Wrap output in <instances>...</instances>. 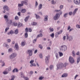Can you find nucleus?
<instances>
[{"mask_svg": "<svg viewBox=\"0 0 80 80\" xmlns=\"http://www.w3.org/2000/svg\"><path fill=\"white\" fill-rule=\"evenodd\" d=\"M68 64L67 63H65L64 65H63V63H61L59 64H58L57 65L58 68L57 70H58L59 68H62L63 67H65L67 65H68Z\"/></svg>", "mask_w": 80, "mask_h": 80, "instance_id": "f257e3e1", "label": "nucleus"}, {"mask_svg": "<svg viewBox=\"0 0 80 80\" xmlns=\"http://www.w3.org/2000/svg\"><path fill=\"white\" fill-rule=\"evenodd\" d=\"M28 0H25L21 2V4H18V6L19 7L23 6V4H25L26 5H28Z\"/></svg>", "mask_w": 80, "mask_h": 80, "instance_id": "f03ea898", "label": "nucleus"}, {"mask_svg": "<svg viewBox=\"0 0 80 80\" xmlns=\"http://www.w3.org/2000/svg\"><path fill=\"white\" fill-rule=\"evenodd\" d=\"M67 49V47L65 45H62L60 47V49L63 51H65Z\"/></svg>", "mask_w": 80, "mask_h": 80, "instance_id": "7ed1b4c3", "label": "nucleus"}, {"mask_svg": "<svg viewBox=\"0 0 80 80\" xmlns=\"http://www.w3.org/2000/svg\"><path fill=\"white\" fill-rule=\"evenodd\" d=\"M20 76H21V77H22V78H24L25 80H29L28 78L27 77H25V76H24V75H23V74L22 72H20Z\"/></svg>", "mask_w": 80, "mask_h": 80, "instance_id": "20e7f679", "label": "nucleus"}, {"mask_svg": "<svg viewBox=\"0 0 80 80\" xmlns=\"http://www.w3.org/2000/svg\"><path fill=\"white\" fill-rule=\"evenodd\" d=\"M17 55V53H14L11 55L10 56V58L11 59H12V58H13L16 57Z\"/></svg>", "mask_w": 80, "mask_h": 80, "instance_id": "39448f33", "label": "nucleus"}, {"mask_svg": "<svg viewBox=\"0 0 80 80\" xmlns=\"http://www.w3.org/2000/svg\"><path fill=\"white\" fill-rule=\"evenodd\" d=\"M69 61L71 63H74L75 62V61L74 60V59L72 57H69Z\"/></svg>", "mask_w": 80, "mask_h": 80, "instance_id": "423d86ee", "label": "nucleus"}, {"mask_svg": "<svg viewBox=\"0 0 80 80\" xmlns=\"http://www.w3.org/2000/svg\"><path fill=\"white\" fill-rule=\"evenodd\" d=\"M27 53L29 54V56H32L33 54L32 50H27Z\"/></svg>", "mask_w": 80, "mask_h": 80, "instance_id": "0eeeda50", "label": "nucleus"}, {"mask_svg": "<svg viewBox=\"0 0 80 80\" xmlns=\"http://www.w3.org/2000/svg\"><path fill=\"white\" fill-rule=\"evenodd\" d=\"M49 60H50V55H48L46 57L45 61L46 63H48L49 62Z\"/></svg>", "mask_w": 80, "mask_h": 80, "instance_id": "6e6552de", "label": "nucleus"}, {"mask_svg": "<svg viewBox=\"0 0 80 80\" xmlns=\"http://www.w3.org/2000/svg\"><path fill=\"white\" fill-rule=\"evenodd\" d=\"M74 2L75 4L78 5L80 3V0H74Z\"/></svg>", "mask_w": 80, "mask_h": 80, "instance_id": "1a4fd4ad", "label": "nucleus"}, {"mask_svg": "<svg viewBox=\"0 0 80 80\" xmlns=\"http://www.w3.org/2000/svg\"><path fill=\"white\" fill-rule=\"evenodd\" d=\"M58 15H59V14L57 13L56 14V15L53 18L54 20H58V19L59 18V17L58 16Z\"/></svg>", "mask_w": 80, "mask_h": 80, "instance_id": "9d476101", "label": "nucleus"}, {"mask_svg": "<svg viewBox=\"0 0 80 80\" xmlns=\"http://www.w3.org/2000/svg\"><path fill=\"white\" fill-rule=\"evenodd\" d=\"M78 8H77L74 10L72 13V14L73 15H75V14L77 12V11H78Z\"/></svg>", "mask_w": 80, "mask_h": 80, "instance_id": "9b49d317", "label": "nucleus"}, {"mask_svg": "<svg viewBox=\"0 0 80 80\" xmlns=\"http://www.w3.org/2000/svg\"><path fill=\"white\" fill-rule=\"evenodd\" d=\"M3 9L4 10V11L5 10H8V7L7 6H4Z\"/></svg>", "mask_w": 80, "mask_h": 80, "instance_id": "f8f14e48", "label": "nucleus"}, {"mask_svg": "<svg viewBox=\"0 0 80 80\" xmlns=\"http://www.w3.org/2000/svg\"><path fill=\"white\" fill-rule=\"evenodd\" d=\"M8 16L5 15L4 16V18L5 19L6 21L7 22H8Z\"/></svg>", "mask_w": 80, "mask_h": 80, "instance_id": "ddd939ff", "label": "nucleus"}, {"mask_svg": "<svg viewBox=\"0 0 80 80\" xmlns=\"http://www.w3.org/2000/svg\"><path fill=\"white\" fill-rule=\"evenodd\" d=\"M25 44H26V41H22L21 43V46L23 47V46L25 45Z\"/></svg>", "mask_w": 80, "mask_h": 80, "instance_id": "4468645a", "label": "nucleus"}, {"mask_svg": "<svg viewBox=\"0 0 80 80\" xmlns=\"http://www.w3.org/2000/svg\"><path fill=\"white\" fill-rule=\"evenodd\" d=\"M44 21L45 22H47V21H48V16L46 15L45 16L44 18Z\"/></svg>", "mask_w": 80, "mask_h": 80, "instance_id": "2eb2a0df", "label": "nucleus"}, {"mask_svg": "<svg viewBox=\"0 0 80 80\" xmlns=\"http://www.w3.org/2000/svg\"><path fill=\"white\" fill-rule=\"evenodd\" d=\"M67 76H68V74L65 73L62 75V77H67Z\"/></svg>", "mask_w": 80, "mask_h": 80, "instance_id": "dca6fc26", "label": "nucleus"}, {"mask_svg": "<svg viewBox=\"0 0 80 80\" xmlns=\"http://www.w3.org/2000/svg\"><path fill=\"white\" fill-rule=\"evenodd\" d=\"M29 17H30V16H28L27 17L25 18L24 19V21L25 22H27L28 21V18H29Z\"/></svg>", "mask_w": 80, "mask_h": 80, "instance_id": "f3484780", "label": "nucleus"}, {"mask_svg": "<svg viewBox=\"0 0 80 80\" xmlns=\"http://www.w3.org/2000/svg\"><path fill=\"white\" fill-rule=\"evenodd\" d=\"M15 48H16V50H18V44H17V43L15 44Z\"/></svg>", "mask_w": 80, "mask_h": 80, "instance_id": "a211bd4d", "label": "nucleus"}, {"mask_svg": "<svg viewBox=\"0 0 80 80\" xmlns=\"http://www.w3.org/2000/svg\"><path fill=\"white\" fill-rule=\"evenodd\" d=\"M26 11L27 10H26V9H23L22 10L21 12H22V13H25Z\"/></svg>", "mask_w": 80, "mask_h": 80, "instance_id": "6ab92c4d", "label": "nucleus"}, {"mask_svg": "<svg viewBox=\"0 0 80 80\" xmlns=\"http://www.w3.org/2000/svg\"><path fill=\"white\" fill-rule=\"evenodd\" d=\"M37 22H32L31 23V25H37Z\"/></svg>", "mask_w": 80, "mask_h": 80, "instance_id": "aec40b11", "label": "nucleus"}, {"mask_svg": "<svg viewBox=\"0 0 80 80\" xmlns=\"http://www.w3.org/2000/svg\"><path fill=\"white\" fill-rule=\"evenodd\" d=\"M42 36H43V34H42V33H41V34H38L37 36V38H38V37H42Z\"/></svg>", "mask_w": 80, "mask_h": 80, "instance_id": "412c9836", "label": "nucleus"}, {"mask_svg": "<svg viewBox=\"0 0 80 80\" xmlns=\"http://www.w3.org/2000/svg\"><path fill=\"white\" fill-rule=\"evenodd\" d=\"M12 25H14V26H16L17 25V23L16 22H14L12 23Z\"/></svg>", "mask_w": 80, "mask_h": 80, "instance_id": "4be33fe9", "label": "nucleus"}, {"mask_svg": "<svg viewBox=\"0 0 80 80\" xmlns=\"http://www.w3.org/2000/svg\"><path fill=\"white\" fill-rule=\"evenodd\" d=\"M39 7V10H40L42 7V4H40V5L38 6Z\"/></svg>", "mask_w": 80, "mask_h": 80, "instance_id": "5701e85b", "label": "nucleus"}, {"mask_svg": "<svg viewBox=\"0 0 80 80\" xmlns=\"http://www.w3.org/2000/svg\"><path fill=\"white\" fill-rule=\"evenodd\" d=\"M80 57L78 58L77 59V63H78L80 62Z\"/></svg>", "mask_w": 80, "mask_h": 80, "instance_id": "b1692460", "label": "nucleus"}, {"mask_svg": "<svg viewBox=\"0 0 80 80\" xmlns=\"http://www.w3.org/2000/svg\"><path fill=\"white\" fill-rule=\"evenodd\" d=\"M59 54L60 57H62V56H63V53H62L61 52H59Z\"/></svg>", "mask_w": 80, "mask_h": 80, "instance_id": "393cba45", "label": "nucleus"}, {"mask_svg": "<svg viewBox=\"0 0 80 80\" xmlns=\"http://www.w3.org/2000/svg\"><path fill=\"white\" fill-rule=\"evenodd\" d=\"M35 15H36V17L37 19L40 18V17L39 16L37 15V14H35Z\"/></svg>", "mask_w": 80, "mask_h": 80, "instance_id": "a878e982", "label": "nucleus"}, {"mask_svg": "<svg viewBox=\"0 0 80 80\" xmlns=\"http://www.w3.org/2000/svg\"><path fill=\"white\" fill-rule=\"evenodd\" d=\"M72 53L73 57H75V51H72Z\"/></svg>", "mask_w": 80, "mask_h": 80, "instance_id": "bb28decb", "label": "nucleus"}, {"mask_svg": "<svg viewBox=\"0 0 80 80\" xmlns=\"http://www.w3.org/2000/svg\"><path fill=\"white\" fill-rule=\"evenodd\" d=\"M12 23V20H10L9 21V22H8V24H9V25H11Z\"/></svg>", "mask_w": 80, "mask_h": 80, "instance_id": "cd10ccee", "label": "nucleus"}, {"mask_svg": "<svg viewBox=\"0 0 80 80\" xmlns=\"http://www.w3.org/2000/svg\"><path fill=\"white\" fill-rule=\"evenodd\" d=\"M55 12H60V14H62V12L60 11V10H55Z\"/></svg>", "mask_w": 80, "mask_h": 80, "instance_id": "c85d7f7f", "label": "nucleus"}, {"mask_svg": "<svg viewBox=\"0 0 80 80\" xmlns=\"http://www.w3.org/2000/svg\"><path fill=\"white\" fill-rule=\"evenodd\" d=\"M54 33H52L50 35V36L51 37H52V38H53L54 37Z\"/></svg>", "mask_w": 80, "mask_h": 80, "instance_id": "c756f323", "label": "nucleus"}, {"mask_svg": "<svg viewBox=\"0 0 80 80\" xmlns=\"http://www.w3.org/2000/svg\"><path fill=\"white\" fill-rule=\"evenodd\" d=\"M62 31H61L60 32H57V33L58 34V35H60V34H61V33H62Z\"/></svg>", "mask_w": 80, "mask_h": 80, "instance_id": "7c9ffc66", "label": "nucleus"}, {"mask_svg": "<svg viewBox=\"0 0 80 80\" xmlns=\"http://www.w3.org/2000/svg\"><path fill=\"white\" fill-rule=\"evenodd\" d=\"M39 47L41 49H42V48H43V46H42V45L39 44Z\"/></svg>", "mask_w": 80, "mask_h": 80, "instance_id": "2f4dec72", "label": "nucleus"}, {"mask_svg": "<svg viewBox=\"0 0 80 80\" xmlns=\"http://www.w3.org/2000/svg\"><path fill=\"white\" fill-rule=\"evenodd\" d=\"M25 37L26 38H27V37H28V33H27V32L25 33Z\"/></svg>", "mask_w": 80, "mask_h": 80, "instance_id": "473e14b6", "label": "nucleus"}, {"mask_svg": "<svg viewBox=\"0 0 80 80\" xmlns=\"http://www.w3.org/2000/svg\"><path fill=\"white\" fill-rule=\"evenodd\" d=\"M12 78L11 79V80H14V78H15V76H11Z\"/></svg>", "mask_w": 80, "mask_h": 80, "instance_id": "72a5a7b5", "label": "nucleus"}, {"mask_svg": "<svg viewBox=\"0 0 80 80\" xmlns=\"http://www.w3.org/2000/svg\"><path fill=\"white\" fill-rule=\"evenodd\" d=\"M22 23H19L18 24V27H22Z\"/></svg>", "mask_w": 80, "mask_h": 80, "instance_id": "f704fd0d", "label": "nucleus"}, {"mask_svg": "<svg viewBox=\"0 0 80 80\" xmlns=\"http://www.w3.org/2000/svg\"><path fill=\"white\" fill-rule=\"evenodd\" d=\"M73 39V38L71 36L69 37V40H72Z\"/></svg>", "mask_w": 80, "mask_h": 80, "instance_id": "c9c22d12", "label": "nucleus"}, {"mask_svg": "<svg viewBox=\"0 0 80 80\" xmlns=\"http://www.w3.org/2000/svg\"><path fill=\"white\" fill-rule=\"evenodd\" d=\"M51 2L52 4H55V3H56V2H54V1L53 0H52V1H51Z\"/></svg>", "mask_w": 80, "mask_h": 80, "instance_id": "e433bc0d", "label": "nucleus"}, {"mask_svg": "<svg viewBox=\"0 0 80 80\" xmlns=\"http://www.w3.org/2000/svg\"><path fill=\"white\" fill-rule=\"evenodd\" d=\"M18 29H16L15 31V33L16 34H17L18 33Z\"/></svg>", "mask_w": 80, "mask_h": 80, "instance_id": "4c0bfd02", "label": "nucleus"}, {"mask_svg": "<svg viewBox=\"0 0 80 80\" xmlns=\"http://www.w3.org/2000/svg\"><path fill=\"white\" fill-rule=\"evenodd\" d=\"M49 30H50V32H53V29L52 28H50Z\"/></svg>", "mask_w": 80, "mask_h": 80, "instance_id": "58836bf2", "label": "nucleus"}, {"mask_svg": "<svg viewBox=\"0 0 80 80\" xmlns=\"http://www.w3.org/2000/svg\"><path fill=\"white\" fill-rule=\"evenodd\" d=\"M9 30V28H6L5 29V32H7V30Z\"/></svg>", "mask_w": 80, "mask_h": 80, "instance_id": "ea45409f", "label": "nucleus"}, {"mask_svg": "<svg viewBox=\"0 0 80 80\" xmlns=\"http://www.w3.org/2000/svg\"><path fill=\"white\" fill-rule=\"evenodd\" d=\"M12 49L10 48L8 49V52H12Z\"/></svg>", "mask_w": 80, "mask_h": 80, "instance_id": "a19ab883", "label": "nucleus"}, {"mask_svg": "<svg viewBox=\"0 0 80 80\" xmlns=\"http://www.w3.org/2000/svg\"><path fill=\"white\" fill-rule=\"evenodd\" d=\"M68 15V13H65L64 15V17H67V15Z\"/></svg>", "mask_w": 80, "mask_h": 80, "instance_id": "79ce46f5", "label": "nucleus"}, {"mask_svg": "<svg viewBox=\"0 0 80 80\" xmlns=\"http://www.w3.org/2000/svg\"><path fill=\"white\" fill-rule=\"evenodd\" d=\"M39 57H40L41 58H43V56H42V54H39Z\"/></svg>", "mask_w": 80, "mask_h": 80, "instance_id": "37998d69", "label": "nucleus"}, {"mask_svg": "<svg viewBox=\"0 0 80 80\" xmlns=\"http://www.w3.org/2000/svg\"><path fill=\"white\" fill-rule=\"evenodd\" d=\"M25 30L26 32H28V28H26Z\"/></svg>", "mask_w": 80, "mask_h": 80, "instance_id": "c03bdc74", "label": "nucleus"}, {"mask_svg": "<svg viewBox=\"0 0 80 80\" xmlns=\"http://www.w3.org/2000/svg\"><path fill=\"white\" fill-rule=\"evenodd\" d=\"M33 62H34V60H31L30 61V63H33Z\"/></svg>", "mask_w": 80, "mask_h": 80, "instance_id": "a18cd8bd", "label": "nucleus"}, {"mask_svg": "<svg viewBox=\"0 0 80 80\" xmlns=\"http://www.w3.org/2000/svg\"><path fill=\"white\" fill-rule=\"evenodd\" d=\"M56 57L57 59H58V54H56Z\"/></svg>", "mask_w": 80, "mask_h": 80, "instance_id": "49530a36", "label": "nucleus"}, {"mask_svg": "<svg viewBox=\"0 0 80 80\" xmlns=\"http://www.w3.org/2000/svg\"><path fill=\"white\" fill-rule=\"evenodd\" d=\"M70 28H71V27H70V26H69L68 27V30H70Z\"/></svg>", "mask_w": 80, "mask_h": 80, "instance_id": "de8ad7c7", "label": "nucleus"}, {"mask_svg": "<svg viewBox=\"0 0 80 80\" xmlns=\"http://www.w3.org/2000/svg\"><path fill=\"white\" fill-rule=\"evenodd\" d=\"M28 30L29 32H32V28H29L28 29Z\"/></svg>", "mask_w": 80, "mask_h": 80, "instance_id": "09e8293b", "label": "nucleus"}, {"mask_svg": "<svg viewBox=\"0 0 80 80\" xmlns=\"http://www.w3.org/2000/svg\"><path fill=\"white\" fill-rule=\"evenodd\" d=\"M18 19H19L18 17V16H16L15 17V20H18Z\"/></svg>", "mask_w": 80, "mask_h": 80, "instance_id": "8fccbe9b", "label": "nucleus"}, {"mask_svg": "<svg viewBox=\"0 0 80 80\" xmlns=\"http://www.w3.org/2000/svg\"><path fill=\"white\" fill-rule=\"evenodd\" d=\"M21 12H19L18 13V15L20 16H21Z\"/></svg>", "mask_w": 80, "mask_h": 80, "instance_id": "3c124183", "label": "nucleus"}, {"mask_svg": "<svg viewBox=\"0 0 80 80\" xmlns=\"http://www.w3.org/2000/svg\"><path fill=\"white\" fill-rule=\"evenodd\" d=\"M3 73L4 74H7L8 73V72H6V71H4V72H3Z\"/></svg>", "mask_w": 80, "mask_h": 80, "instance_id": "603ef678", "label": "nucleus"}, {"mask_svg": "<svg viewBox=\"0 0 80 80\" xmlns=\"http://www.w3.org/2000/svg\"><path fill=\"white\" fill-rule=\"evenodd\" d=\"M76 27H77L78 28H80V25H76Z\"/></svg>", "mask_w": 80, "mask_h": 80, "instance_id": "864d4df0", "label": "nucleus"}, {"mask_svg": "<svg viewBox=\"0 0 80 80\" xmlns=\"http://www.w3.org/2000/svg\"><path fill=\"white\" fill-rule=\"evenodd\" d=\"M67 39H68L69 38V37H68V34L66 35Z\"/></svg>", "mask_w": 80, "mask_h": 80, "instance_id": "5fc2aeb1", "label": "nucleus"}, {"mask_svg": "<svg viewBox=\"0 0 80 80\" xmlns=\"http://www.w3.org/2000/svg\"><path fill=\"white\" fill-rule=\"evenodd\" d=\"M76 55H80V52H78L76 53Z\"/></svg>", "mask_w": 80, "mask_h": 80, "instance_id": "6e6d98bb", "label": "nucleus"}, {"mask_svg": "<svg viewBox=\"0 0 80 80\" xmlns=\"http://www.w3.org/2000/svg\"><path fill=\"white\" fill-rule=\"evenodd\" d=\"M43 78H44L43 77H40L39 78V80H42V79H43Z\"/></svg>", "mask_w": 80, "mask_h": 80, "instance_id": "4d7b16f0", "label": "nucleus"}, {"mask_svg": "<svg viewBox=\"0 0 80 80\" xmlns=\"http://www.w3.org/2000/svg\"><path fill=\"white\" fill-rule=\"evenodd\" d=\"M10 32L11 34H13V31L12 30H11Z\"/></svg>", "mask_w": 80, "mask_h": 80, "instance_id": "13d9d810", "label": "nucleus"}, {"mask_svg": "<svg viewBox=\"0 0 80 80\" xmlns=\"http://www.w3.org/2000/svg\"><path fill=\"white\" fill-rule=\"evenodd\" d=\"M72 12H69V15H72Z\"/></svg>", "mask_w": 80, "mask_h": 80, "instance_id": "bf43d9fd", "label": "nucleus"}, {"mask_svg": "<svg viewBox=\"0 0 80 80\" xmlns=\"http://www.w3.org/2000/svg\"><path fill=\"white\" fill-rule=\"evenodd\" d=\"M52 67H53V66H52V65H51L50 66V68L51 70L52 69Z\"/></svg>", "mask_w": 80, "mask_h": 80, "instance_id": "052dcab7", "label": "nucleus"}, {"mask_svg": "<svg viewBox=\"0 0 80 80\" xmlns=\"http://www.w3.org/2000/svg\"><path fill=\"white\" fill-rule=\"evenodd\" d=\"M8 42H11V40L10 39H8L7 40Z\"/></svg>", "mask_w": 80, "mask_h": 80, "instance_id": "680f3d73", "label": "nucleus"}, {"mask_svg": "<svg viewBox=\"0 0 80 80\" xmlns=\"http://www.w3.org/2000/svg\"><path fill=\"white\" fill-rule=\"evenodd\" d=\"M8 70V71H10V70H11V67H9Z\"/></svg>", "mask_w": 80, "mask_h": 80, "instance_id": "e2e57ef3", "label": "nucleus"}, {"mask_svg": "<svg viewBox=\"0 0 80 80\" xmlns=\"http://www.w3.org/2000/svg\"><path fill=\"white\" fill-rule=\"evenodd\" d=\"M38 52V51L37 50H36L35 51H34V53H37V52Z\"/></svg>", "mask_w": 80, "mask_h": 80, "instance_id": "0e129e2a", "label": "nucleus"}, {"mask_svg": "<svg viewBox=\"0 0 80 80\" xmlns=\"http://www.w3.org/2000/svg\"><path fill=\"white\" fill-rule=\"evenodd\" d=\"M73 30V28H72L70 29L69 31L71 32V31H72V30Z\"/></svg>", "mask_w": 80, "mask_h": 80, "instance_id": "69168bd1", "label": "nucleus"}, {"mask_svg": "<svg viewBox=\"0 0 80 80\" xmlns=\"http://www.w3.org/2000/svg\"><path fill=\"white\" fill-rule=\"evenodd\" d=\"M36 41H37V39H34L33 41V43H35V42H36Z\"/></svg>", "mask_w": 80, "mask_h": 80, "instance_id": "338daca9", "label": "nucleus"}, {"mask_svg": "<svg viewBox=\"0 0 80 80\" xmlns=\"http://www.w3.org/2000/svg\"><path fill=\"white\" fill-rule=\"evenodd\" d=\"M63 5H61V6L60 7V9H62V8H63Z\"/></svg>", "mask_w": 80, "mask_h": 80, "instance_id": "774afa93", "label": "nucleus"}]
</instances>
